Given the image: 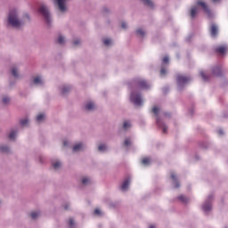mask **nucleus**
I'll use <instances>...</instances> for the list:
<instances>
[{
	"instance_id": "a878e982",
	"label": "nucleus",
	"mask_w": 228,
	"mask_h": 228,
	"mask_svg": "<svg viewBox=\"0 0 228 228\" xmlns=\"http://www.w3.org/2000/svg\"><path fill=\"white\" fill-rule=\"evenodd\" d=\"M53 167L55 170H57V168H60V167H61V163H60V161L53 162Z\"/></svg>"
},
{
	"instance_id": "603ef678",
	"label": "nucleus",
	"mask_w": 228,
	"mask_h": 228,
	"mask_svg": "<svg viewBox=\"0 0 228 228\" xmlns=\"http://www.w3.org/2000/svg\"><path fill=\"white\" fill-rule=\"evenodd\" d=\"M65 209H69V207L65 206Z\"/></svg>"
},
{
	"instance_id": "c03bdc74",
	"label": "nucleus",
	"mask_w": 228,
	"mask_h": 228,
	"mask_svg": "<svg viewBox=\"0 0 228 228\" xmlns=\"http://www.w3.org/2000/svg\"><path fill=\"white\" fill-rule=\"evenodd\" d=\"M121 27L123 28V29H126V28H127V23L123 22V23L121 24Z\"/></svg>"
},
{
	"instance_id": "f704fd0d",
	"label": "nucleus",
	"mask_w": 228,
	"mask_h": 228,
	"mask_svg": "<svg viewBox=\"0 0 228 228\" xmlns=\"http://www.w3.org/2000/svg\"><path fill=\"white\" fill-rule=\"evenodd\" d=\"M69 226L70 228H74V219H72V218L69 219Z\"/></svg>"
},
{
	"instance_id": "0eeeda50",
	"label": "nucleus",
	"mask_w": 228,
	"mask_h": 228,
	"mask_svg": "<svg viewBox=\"0 0 228 228\" xmlns=\"http://www.w3.org/2000/svg\"><path fill=\"white\" fill-rule=\"evenodd\" d=\"M189 81H190L189 77H184V76H181V75H178V77H177L178 85H186V83H188Z\"/></svg>"
},
{
	"instance_id": "1a4fd4ad",
	"label": "nucleus",
	"mask_w": 228,
	"mask_h": 228,
	"mask_svg": "<svg viewBox=\"0 0 228 228\" xmlns=\"http://www.w3.org/2000/svg\"><path fill=\"white\" fill-rule=\"evenodd\" d=\"M57 4L59 6V10L61 12H65L67 10V7L65 6V3H67V0H56Z\"/></svg>"
},
{
	"instance_id": "b1692460",
	"label": "nucleus",
	"mask_w": 228,
	"mask_h": 228,
	"mask_svg": "<svg viewBox=\"0 0 228 228\" xmlns=\"http://www.w3.org/2000/svg\"><path fill=\"white\" fill-rule=\"evenodd\" d=\"M45 118V115L44 114H39L37 117V122H42V120H44Z\"/></svg>"
},
{
	"instance_id": "c9c22d12",
	"label": "nucleus",
	"mask_w": 228,
	"mask_h": 228,
	"mask_svg": "<svg viewBox=\"0 0 228 228\" xmlns=\"http://www.w3.org/2000/svg\"><path fill=\"white\" fill-rule=\"evenodd\" d=\"M70 91V88L69 86H64L62 88V94H67V92H69Z\"/></svg>"
},
{
	"instance_id": "6e6552de",
	"label": "nucleus",
	"mask_w": 228,
	"mask_h": 228,
	"mask_svg": "<svg viewBox=\"0 0 228 228\" xmlns=\"http://www.w3.org/2000/svg\"><path fill=\"white\" fill-rule=\"evenodd\" d=\"M215 52L217 53V54H225V53L227 52V46L225 45L217 46L215 49Z\"/></svg>"
},
{
	"instance_id": "8fccbe9b",
	"label": "nucleus",
	"mask_w": 228,
	"mask_h": 228,
	"mask_svg": "<svg viewBox=\"0 0 228 228\" xmlns=\"http://www.w3.org/2000/svg\"><path fill=\"white\" fill-rule=\"evenodd\" d=\"M213 1V3H218V1H220V0H212Z\"/></svg>"
},
{
	"instance_id": "7ed1b4c3",
	"label": "nucleus",
	"mask_w": 228,
	"mask_h": 228,
	"mask_svg": "<svg viewBox=\"0 0 228 228\" xmlns=\"http://www.w3.org/2000/svg\"><path fill=\"white\" fill-rule=\"evenodd\" d=\"M130 101L135 104V106H142V96L140 94H131Z\"/></svg>"
},
{
	"instance_id": "c756f323",
	"label": "nucleus",
	"mask_w": 228,
	"mask_h": 228,
	"mask_svg": "<svg viewBox=\"0 0 228 228\" xmlns=\"http://www.w3.org/2000/svg\"><path fill=\"white\" fill-rule=\"evenodd\" d=\"M0 151L1 152H9L10 148H8L7 146H1Z\"/></svg>"
},
{
	"instance_id": "e433bc0d",
	"label": "nucleus",
	"mask_w": 228,
	"mask_h": 228,
	"mask_svg": "<svg viewBox=\"0 0 228 228\" xmlns=\"http://www.w3.org/2000/svg\"><path fill=\"white\" fill-rule=\"evenodd\" d=\"M103 44L104 45H110L111 44V39H104L103 40Z\"/></svg>"
},
{
	"instance_id": "49530a36",
	"label": "nucleus",
	"mask_w": 228,
	"mask_h": 228,
	"mask_svg": "<svg viewBox=\"0 0 228 228\" xmlns=\"http://www.w3.org/2000/svg\"><path fill=\"white\" fill-rule=\"evenodd\" d=\"M157 125L161 127V122L159 121V118L157 117Z\"/></svg>"
},
{
	"instance_id": "3c124183",
	"label": "nucleus",
	"mask_w": 228,
	"mask_h": 228,
	"mask_svg": "<svg viewBox=\"0 0 228 228\" xmlns=\"http://www.w3.org/2000/svg\"><path fill=\"white\" fill-rule=\"evenodd\" d=\"M63 145H64V147L67 146V142H63Z\"/></svg>"
},
{
	"instance_id": "79ce46f5",
	"label": "nucleus",
	"mask_w": 228,
	"mask_h": 228,
	"mask_svg": "<svg viewBox=\"0 0 228 228\" xmlns=\"http://www.w3.org/2000/svg\"><path fill=\"white\" fill-rule=\"evenodd\" d=\"M163 63H168V57H164L162 60Z\"/></svg>"
},
{
	"instance_id": "7c9ffc66",
	"label": "nucleus",
	"mask_w": 228,
	"mask_h": 228,
	"mask_svg": "<svg viewBox=\"0 0 228 228\" xmlns=\"http://www.w3.org/2000/svg\"><path fill=\"white\" fill-rule=\"evenodd\" d=\"M57 42L58 44H65V38L62 36H60Z\"/></svg>"
},
{
	"instance_id": "2f4dec72",
	"label": "nucleus",
	"mask_w": 228,
	"mask_h": 228,
	"mask_svg": "<svg viewBox=\"0 0 228 228\" xmlns=\"http://www.w3.org/2000/svg\"><path fill=\"white\" fill-rule=\"evenodd\" d=\"M98 151H106V145H104V144H100V145L98 146Z\"/></svg>"
},
{
	"instance_id": "aec40b11",
	"label": "nucleus",
	"mask_w": 228,
	"mask_h": 228,
	"mask_svg": "<svg viewBox=\"0 0 228 228\" xmlns=\"http://www.w3.org/2000/svg\"><path fill=\"white\" fill-rule=\"evenodd\" d=\"M34 85H42V78L40 77H34Z\"/></svg>"
},
{
	"instance_id": "37998d69",
	"label": "nucleus",
	"mask_w": 228,
	"mask_h": 228,
	"mask_svg": "<svg viewBox=\"0 0 228 228\" xmlns=\"http://www.w3.org/2000/svg\"><path fill=\"white\" fill-rule=\"evenodd\" d=\"M167 129H168V128H167L165 125L162 126V131H163V133H167Z\"/></svg>"
},
{
	"instance_id": "412c9836",
	"label": "nucleus",
	"mask_w": 228,
	"mask_h": 228,
	"mask_svg": "<svg viewBox=\"0 0 228 228\" xmlns=\"http://www.w3.org/2000/svg\"><path fill=\"white\" fill-rule=\"evenodd\" d=\"M142 163L145 167H147V165H150V164H151V159H149V158H144V159H142Z\"/></svg>"
},
{
	"instance_id": "a19ab883",
	"label": "nucleus",
	"mask_w": 228,
	"mask_h": 228,
	"mask_svg": "<svg viewBox=\"0 0 228 228\" xmlns=\"http://www.w3.org/2000/svg\"><path fill=\"white\" fill-rule=\"evenodd\" d=\"M79 44H81V41H79V39L73 42V45H79Z\"/></svg>"
},
{
	"instance_id": "423d86ee",
	"label": "nucleus",
	"mask_w": 228,
	"mask_h": 228,
	"mask_svg": "<svg viewBox=\"0 0 228 228\" xmlns=\"http://www.w3.org/2000/svg\"><path fill=\"white\" fill-rule=\"evenodd\" d=\"M137 88L140 90H147V88H149V84L145 80H138Z\"/></svg>"
},
{
	"instance_id": "4be33fe9",
	"label": "nucleus",
	"mask_w": 228,
	"mask_h": 228,
	"mask_svg": "<svg viewBox=\"0 0 228 228\" xmlns=\"http://www.w3.org/2000/svg\"><path fill=\"white\" fill-rule=\"evenodd\" d=\"M178 200H180L181 202H183V204H186L189 200L187 197L183 196V195L179 196Z\"/></svg>"
},
{
	"instance_id": "f3484780",
	"label": "nucleus",
	"mask_w": 228,
	"mask_h": 228,
	"mask_svg": "<svg viewBox=\"0 0 228 228\" xmlns=\"http://www.w3.org/2000/svg\"><path fill=\"white\" fill-rule=\"evenodd\" d=\"M38 216H40V213H38V212H31L30 213V218H32V220H37V218H38Z\"/></svg>"
},
{
	"instance_id": "4468645a",
	"label": "nucleus",
	"mask_w": 228,
	"mask_h": 228,
	"mask_svg": "<svg viewBox=\"0 0 228 228\" xmlns=\"http://www.w3.org/2000/svg\"><path fill=\"white\" fill-rule=\"evenodd\" d=\"M95 109V104L92 102H87V104L86 105V110H87L88 111H92V110Z\"/></svg>"
},
{
	"instance_id": "6ab92c4d",
	"label": "nucleus",
	"mask_w": 228,
	"mask_h": 228,
	"mask_svg": "<svg viewBox=\"0 0 228 228\" xmlns=\"http://www.w3.org/2000/svg\"><path fill=\"white\" fill-rule=\"evenodd\" d=\"M202 209L206 213H208V211H211V204H204Z\"/></svg>"
},
{
	"instance_id": "cd10ccee",
	"label": "nucleus",
	"mask_w": 228,
	"mask_h": 228,
	"mask_svg": "<svg viewBox=\"0 0 228 228\" xmlns=\"http://www.w3.org/2000/svg\"><path fill=\"white\" fill-rule=\"evenodd\" d=\"M129 127H131V124L128 121H125L123 124V128L126 130L129 129Z\"/></svg>"
},
{
	"instance_id": "f257e3e1",
	"label": "nucleus",
	"mask_w": 228,
	"mask_h": 228,
	"mask_svg": "<svg viewBox=\"0 0 228 228\" xmlns=\"http://www.w3.org/2000/svg\"><path fill=\"white\" fill-rule=\"evenodd\" d=\"M8 22L11 24V26H12V28H20V26H22V23H20L19 18H17V11L15 10L10 12Z\"/></svg>"
},
{
	"instance_id": "4c0bfd02",
	"label": "nucleus",
	"mask_w": 228,
	"mask_h": 228,
	"mask_svg": "<svg viewBox=\"0 0 228 228\" xmlns=\"http://www.w3.org/2000/svg\"><path fill=\"white\" fill-rule=\"evenodd\" d=\"M3 102H4V104H8L9 102H10V98H8V97H4L3 98Z\"/></svg>"
},
{
	"instance_id": "ddd939ff",
	"label": "nucleus",
	"mask_w": 228,
	"mask_h": 228,
	"mask_svg": "<svg viewBox=\"0 0 228 228\" xmlns=\"http://www.w3.org/2000/svg\"><path fill=\"white\" fill-rule=\"evenodd\" d=\"M214 76H222V69L220 67H216L213 69Z\"/></svg>"
},
{
	"instance_id": "473e14b6",
	"label": "nucleus",
	"mask_w": 228,
	"mask_h": 228,
	"mask_svg": "<svg viewBox=\"0 0 228 228\" xmlns=\"http://www.w3.org/2000/svg\"><path fill=\"white\" fill-rule=\"evenodd\" d=\"M200 76H201V77H202V79L204 80V81H208V77L206 76V74L204 73V71H200Z\"/></svg>"
},
{
	"instance_id": "393cba45",
	"label": "nucleus",
	"mask_w": 228,
	"mask_h": 228,
	"mask_svg": "<svg viewBox=\"0 0 228 228\" xmlns=\"http://www.w3.org/2000/svg\"><path fill=\"white\" fill-rule=\"evenodd\" d=\"M12 74L14 77H19V73L17 72V68L13 67L12 69Z\"/></svg>"
},
{
	"instance_id": "dca6fc26",
	"label": "nucleus",
	"mask_w": 228,
	"mask_h": 228,
	"mask_svg": "<svg viewBox=\"0 0 228 228\" xmlns=\"http://www.w3.org/2000/svg\"><path fill=\"white\" fill-rule=\"evenodd\" d=\"M143 4L146 6H149L150 8H152L154 6V4L151 0H142Z\"/></svg>"
},
{
	"instance_id": "09e8293b",
	"label": "nucleus",
	"mask_w": 228,
	"mask_h": 228,
	"mask_svg": "<svg viewBox=\"0 0 228 228\" xmlns=\"http://www.w3.org/2000/svg\"><path fill=\"white\" fill-rule=\"evenodd\" d=\"M150 228H156L154 224L150 225Z\"/></svg>"
},
{
	"instance_id": "a18cd8bd",
	"label": "nucleus",
	"mask_w": 228,
	"mask_h": 228,
	"mask_svg": "<svg viewBox=\"0 0 228 228\" xmlns=\"http://www.w3.org/2000/svg\"><path fill=\"white\" fill-rule=\"evenodd\" d=\"M94 215H101V210L98 209V208H96V209L94 210Z\"/></svg>"
},
{
	"instance_id": "58836bf2",
	"label": "nucleus",
	"mask_w": 228,
	"mask_h": 228,
	"mask_svg": "<svg viewBox=\"0 0 228 228\" xmlns=\"http://www.w3.org/2000/svg\"><path fill=\"white\" fill-rule=\"evenodd\" d=\"M88 183H90V179L89 178L85 177V178L82 179V183L88 184Z\"/></svg>"
},
{
	"instance_id": "39448f33",
	"label": "nucleus",
	"mask_w": 228,
	"mask_h": 228,
	"mask_svg": "<svg viewBox=\"0 0 228 228\" xmlns=\"http://www.w3.org/2000/svg\"><path fill=\"white\" fill-rule=\"evenodd\" d=\"M210 35L213 37V38H216V36L218 35V26L215 23H212L209 28Z\"/></svg>"
},
{
	"instance_id": "20e7f679",
	"label": "nucleus",
	"mask_w": 228,
	"mask_h": 228,
	"mask_svg": "<svg viewBox=\"0 0 228 228\" xmlns=\"http://www.w3.org/2000/svg\"><path fill=\"white\" fill-rule=\"evenodd\" d=\"M197 5L200 6L204 10L205 13L208 14V17H211V11L209 10V8L208 7V4H206V3H204L203 1L199 0L197 2Z\"/></svg>"
},
{
	"instance_id": "9b49d317",
	"label": "nucleus",
	"mask_w": 228,
	"mask_h": 228,
	"mask_svg": "<svg viewBox=\"0 0 228 228\" xmlns=\"http://www.w3.org/2000/svg\"><path fill=\"white\" fill-rule=\"evenodd\" d=\"M85 149V145L83 143L75 144L73 147V152H79V151H83Z\"/></svg>"
},
{
	"instance_id": "2eb2a0df",
	"label": "nucleus",
	"mask_w": 228,
	"mask_h": 228,
	"mask_svg": "<svg viewBox=\"0 0 228 228\" xmlns=\"http://www.w3.org/2000/svg\"><path fill=\"white\" fill-rule=\"evenodd\" d=\"M171 179L174 181L175 183V188H179L180 184L177 182V176L175 175V174L172 173L171 174Z\"/></svg>"
},
{
	"instance_id": "72a5a7b5",
	"label": "nucleus",
	"mask_w": 228,
	"mask_h": 228,
	"mask_svg": "<svg viewBox=\"0 0 228 228\" xmlns=\"http://www.w3.org/2000/svg\"><path fill=\"white\" fill-rule=\"evenodd\" d=\"M124 145L126 147H129V145H131V139H126L125 142H124Z\"/></svg>"
},
{
	"instance_id": "ea45409f",
	"label": "nucleus",
	"mask_w": 228,
	"mask_h": 228,
	"mask_svg": "<svg viewBox=\"0 0 228 228\" xmlns=\"http://www.w3.org/2000/svg\"><path fill=\"white\" fill-rule=\"evenodd\" d=\"M161 76H165L167 74V69L165 68H162L160 70Z\"/></svg>"
},
{
	"instance_id": "a211bd4d",
	"label": "nucleus",
	"mask_w": 228,
	"mask_h": 228,
	"mask_svg": "<svg viewBox=\"0 0 228 228\" xmlns=\"http://www.w3.org/2000/svg\"><path fill=\"white\" fill-rule=\"evenodd\" d=\"M15 136H17V132H15V130H12L9 134V140H15Z\"/></svg>"
},
{
	"instance_id": "de8ad7c7",
	"label": "nucleus",
	"mask_w": 228,
	"mask_h": 228,
	"mask_svg": "<svg viewBox=\"0 0 228 228\" xmlns=\"http://www.w3.org/2000/svg\"><path fill=\"white\" fill-rule=\"evenodd\" d=\"M218 134H224V131L219 130Z\"/></svg>"
},
{
	"instance_id": "f03ea898",
	"label": "nucleus",
	"mask_w": 228,
	"mask_h": 228,
	"mask_svg": "<svg viewBox=\"0 0 228 228\" xmlns=\"http://www.w3.org/2000/svg\"><path fill=\"white\" fill-rule=\"evenodd\" d=\"M39 13H41V15H43V17H45V21L47 22V24L51 23V16L49 14V10L47 9V7L45 5H41L38 9Z\"/></svg>"
},
{
	"instance_id": "9d476101",
	"label": "nucleus",
	"mask_w": 228,
	"mask_h": 228,
	"mask_svg": "<svg viewBox=\"0 0 228 228\" xmlns=\"http://www.w3.org/2000/svg\"><path fill=\"white\" fill-rule=\"evenodd\" d=\"M130 183H131V178H126V180H124L123 183L121 184V190L123 191H126V190L129 188Z\"/></svg>"
},
{
	"instance_id": "bb28decb",
	"label": "nucleus",
	"mask_w": 228,
	"mask_h": 228,
	"mask_svg": "<svg viewBox=\"0 0 228 228\" xmlns=\"http://www.w3.org/2000/svg\"><path fill=\"white\" fill-rule=\"evenodd\" d=\"M28 123H29V120H28V118L21 119L20 121V126H28Z\"/></svg>"
},
{
	"instance_id": "f8f14e48",
	"label": "nucleus",
	"mask_w": 228,
	"mask_h": 228,
	"mask_svg": "<svg viewBox=\"0 0 228 228\" xmlns=\"http://www.w3.org/2000/svg\"><path fill=\"white\" fill-rule=\"evenodd\" d=\"M199 13V8L197 7H192L191 9V19H195L197 17V14Z\"/></svg>"
},
{
	"instance_id": "5701e85b",
	"label": "nucleus",
	"mask_w": 228,
	"mask_h": 228,
	"mask_svg": "<svg viewBox=\"0 0 228 228\" xmlns=\"http://www.w3.org/2000/svg\"><path fill=\"white\" fill-rule=\"evenodd\" d=\"M136 35H138V37H144L145 31H143V29H142V28H139L136 30Z\"/></svg>"
},
{
	"instance_id": "c85d7f7f",
	"label": "nucleus",
	"mask_w": 228,
	"mask_h": 228,
	"mask_svg": "<svg viewBox=\"0 0 228 228\" xmlns=\"http://www.w3.org/2000/svg\"><path fill=\"white\" fill-rule=\"evenodd\" d=\"M152 113H154V115H155L156 117H158V114L159 113V108H158V107H153V108H152Z\"/></svg>"
}]
</instances>
